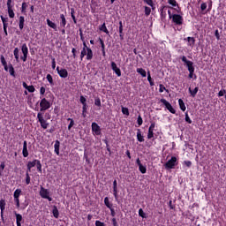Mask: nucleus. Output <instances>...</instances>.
Masks as SVG:
<instances>
[{"label":"nucleus","mask_w":226,"mask_h":226,"mask_svg":"<svg viewBox=\"0 0 226 226\" xmlns=\"http://www.w3.org/2000/svg\"><path fill=\"white\" fill-rule=\"evenodd\" d=\"M225 94H226V90H225V89H222V90L219 91L218 96H219V97H222V96H223Z\"/></svg>","instance_id":"62"},{"label":"nucleus","mask_w":226,"mask_h":226,"mask_svg":"<svg viewBox=\"0 0 226 226\" xmlns=\"http://www.w3.org/2000/svg\"><path fill=\"white\" fill-rule=\"evenodd\" d=\"M8 66V72L11 77H15V69L13 68V65L11 64H9Z\"/></svg>","instance_id":"22"},{"label":"nucleus","mask_w":226,"mask_h":226,"mask_svg":"<svg viewBox=\"0 0 226 226\" xmlns=\"http://www.w3.org/2000/svg\"><path fill=\"white\" fill-rule=\"evenodd\" d=\"M52 214L55 218H59V210L57 209V207H53Z\"/></svg>","instance_id":"29"},{"label":"nucleus","mask_w":226,"mask_h":226,"mask_svg":"<svg viewBox=\"0 0 226 226\" xmlns=\"http://www.w3.org/2000/svg\"><path fill=\"white\" fill-rule=\"evenodd\" d=\"M21 51L23 54V56H21V59L24 63H26V61H27V54H29V49H27V44L24 43L21 46Z\"/></svg>","instance_id":"7"},{"label":"nucleus","mask_w":226,"mask_h":226,"mask_svg":"<svg viewBox=\"0 0 226 226\" xmlns=\"http://www.w3.org/2000/svg\"><path fill=\"white\" fill-rule=\"evenodd\" d=\"M189 93L191 96H192V98H195V96H197V93H199L198 87H196L193 90H192V88L189 87Z\"/></svg>","instance_id":"25"},{"label":"nucleus","mask_w":226,"mask_h":226,"mask_svg":"<svg viewBox=\"0 0 226 226\" xmlns=\"http://www.w3.org/2000/svg\"><path fill=\"white\" fill-rule=\"evenodd\" d=\"M67 121H70V124L68 125V130H72L75 124V121H73L72 118H68Z\"/></svg>","instance_id":"39"},{"label":"nucleus","mask_w":226,"mask_h":226,"mask_svg":"<svg viewBox=\"0 0 226 226\" xmlns=\"http://www.w3.org/2000/svg\"><path fill=\"white\" fill-rule=\"evenodd\" d=\"M47 24L49 27H51V29H54V31H57V26L56 23L52 22L50 19H47Z\"/></svg>","instance_id":"20"},{"label":"nucleus","mask_w":226,"mask_h":226,"mask_svg":"<svg viewBox=\"0 0 226 226\" xmlns=\"http://www.w3.org/2000/svg\"><path fill=\"white\" fill-rule=\"evenodd\" d=\"M206 8H207V4L202 3L200 5L201 11H204V10H206Z\"/></svg>","instance_id":"60"},{"label":"nucleus","mask_w":226,"mask_h":226,"mask_svg":"<svg viewBox=\"0 0 226 226\" xmlns=\"http://www.w3.org/2000/svg\"><path fill=\"white\" fill-rule=\"evenodd\" d=\"M0 59L3 66L4 67L5 72H8V64L6 63V59L4 58V56H1Z\"/></svg>","instance_id":"24"},{"label":"nucleus","mask_w":226,"mask_h":226,"mask_svg":"<svg viewBox=\"0 0 226 226\" xmlns=\"http://www.w3.org/2000/svg\"><path fill=\"white\" fill-rule=\"evenodd\" d=\"M187 41L189 47H193V45H195V38L193 37H187Z\"/></svg>","instance_id":"30"},{"label":"nucleus","mask_w":226,"mask_h":226,"mask_svg":"<svg viewBox=\"0 0 226 226\" xmlns=\"http://www.w3.org/2000/svg\"><path fill=\"white\" fill-rule=\"evenodd\" d=\"M137 122L139 126H142V123H144V121L142 120V117H140V115L138 117Z\"/></svg>","instance_id":"57"},{"label":"nucleus","mask_w":226,"mask_h":226,"mask_svg":"<svg viewBox=\"0 0 226 226\" xmlns=\"http://www.w3.org/2000/svg\"><path fill=\"white\" fill-rule=\"evenodd\" d=\"M26 90L28 91V93H34L36 91V88H34V86H28Z\"/></svg>","instance_id":"48"},{"label":"nucleus","mask_w":226,"mask_h":226,"mask_svg":"<svg viewBox=\"0 0 226 226\" xmlns=\"http://www.w3.org/2000/svg\"><path fill=\"white\" fill-rule=\"evenodd\" d=\"M161 103H163L169 112H170L171 114H176V109L172 107V104H170V102H169L167 100L161 99Z\"/></svg>","instance_id":"6"},{"label":"nucleus","mask_w":226,"mask_h":226,"mask_svg":"<svg viewBox=\"0 0 226 226\" xmlns=\"http://www.w3.org/2000/svg\"><path fill=\"white\" fill-rule=\"evenodd\" d=\"M60 142L59 140H56L54 147H55V153L56 154H57V156H59V147H60Z\"/></svg>","instance_id":"26"},{"label":"nucleus","mask_w":226,"mask_h":226,"mask_svg":"<svg viewBox=\"0 0 226 226\" xmlns=\"http://www.w3.org/2000/svg\"><path fill=\"white\" fill-rule=\"evenodd\" d=\"M0 209H1V218L4 220V209H6V201L4 200H0Z\"/></svg>","instance_id":"14"},{"label":"nucleus","mask_w":226,"mask_h":226,"mask_svg":"<svg viewBox=\"0 0 226 226\" xmlns=\"http://www.w3.org/2000/svg\"><path fill=\"white\" fill-rule=\"evenodd\" d=\"M26 185H30L31 183V177H29V171L26 173Z\"/></svg>","instance_id":"45"},{"label":"nucleus","mask_w":226,"mask_h":226,"mask_svg":"<svg viewBox=\"0 0 226 226\" xmlns=\"http://www.w3.org/2000/svg\"><path fill=\"white\" fill-rule=\"evenodd\" d=\"M184 165H186V167H192V162L190 161H185Z\"/></svg>","instance_id":"64"},{"label":"nucleus","mask_w":226,"mask_h":226,"mask_svg":"<svg viewBox=\"0 0 226 226\" xmlns=\"http://www.w3.org/2000/svg\"><path fill=\"white\" fill-rule=\"evenodd\" d=\"M139 215L141 216V218H146V213H144V210L142 208L139 209Z\"/></svg>","instance_id":"51"},{"label":"nucleus","mask_w":226,"mask_h":226,"mask_svg":"<svg viewBox=\"0 0 226 226\" xmlns=\"http://www.w3.org/2000/svg\"><path fill=\"white\" fill-rule=\"evenodd\" d=\"M163 91H167V88H165V86L161 84L159 86V93H163Z\"/></svg>","instance_id":"58"},{"label":"nucleus","mask_w":226,"mask_h":226,"mask_svg":"<svg viewBox=\"0 0 226 226\" xmlns=\"http://www.w3.org/2000/svg\"><path fill=\"white\" fill-rule=\"evenodd\" d=\"M137 73H139V75H141V77L145 78L147 77V72L146 70H144L143 68H138L136 70Z\"/></svg>","instance_id":"28"},{"label":"nucleus","mask_w":226,"mask_h":226,"mask_svg":"<svg viewBox=\"0 0 226 226\" xmlns=\"http://www.w3.org/2000/svg\"><path fill=\"white\" fill-rule=\"evenodd\" d=\"M95 226H105V222L101 221H95Z\"/></svg>","instance_id":"61"},{"label":"nucleus","mask_w":226,"mask_h":226,"mask_svg":"<svg viewBox=\"0 0 226 226\" xmlns=\"http://www.w3.org/2000/svg\"><path fill=\"white\" fill-rule=\"evenodd\" d=\"M25 22H26V19H25L24 16H20L19 17V27L20 31H22V29H24Z\"/></svg>","instance_id":"21"},{"label":"nucleus","mask_w":226,"mask_h":226,"mask_svg":"<svg viewBox=\"0 0 226 226\" xmlns=\"http://www.w3.org/2000/svg\"><path fill=\"white\" fill-rule=\"evenodd\" d=\"M145 15L147 17H149V15H151V8L145 6Z\"/></svg>","instance_id":"44"},{"label":"nucleus","mask_w":226,"mask_h":226,"mask_svg":"<svg viewBox=\"0 0 226 226\" xmlns=\"http://www.w3.org/2000/svg\"><path fill=\"white\" fill-rule=\"evenodd\" d=\"M14 215L16 216V225L22 226V222H24L22 215L17 214V212H14Z\"/></svg>","instance_id":"15"},{"label":"nucleus","mask_w":226,"mask_h":226,"mask_svg":"<svg viewBox=\"0 0 226 226\" xmlns=\"http://www.w3.org/2000/svg\"><path fill=\"white\" fill-rule=\"evenodd\" d=\"M46 79H47L48 82H49L50 86H52L54 84V79L52 78V75L47 74Z\"/></svg>","instance_id":"37"},{"label":"nucleus","mask_w":226,"mask_h":226,"mask_svg":"<svg viewBox=\"0 0 226 226\" xmlns=\"http://www.w3.org/2000/svg\"><path fill=\"white\" fill-rule=\"evenodd\" d=\"M60 20H61L60 26L62 27H66V18L64 17V14L60 15Z\"/></svg>","instance_id":"23"},{"label":"nucleus","mask_w":226,"mask_h":226,"mask_svg":"<svg viewBox=\"0 0 226 226\" xmlns=\"http://www.w3.org/2000/svg\"><path fill=\"white\" fill-rule=\"evenodd\" d=\"M4 167H5L4 162H2L0 163V176H1L2 172H3V170H4Z\"/></svg>","instance_id":"59"},{"label":"nucleus","mask_w":226,"mask_h":226,"mask_svg":"<svg viewBox=\"0 0 226 226\" xmlns=\"http://www.w3.org/2000/svg\"><path fill=\"white\" fill-rule=\"evenodd\" d=\"M154 128H156V124L154 122L151 123L148 128L147 139H151L154 137Z\"/></svg>","instance_id":"10"},{"label":"nucleus","mask_w":226,"mask_h":226,"mask_svg":"<svg viewBox=\"0 0 226 226\" xmlns=\"http://www.w3.org/2000/svg\"><path fill=\"white\" fill-rule=\"evenodd\" d=\"M7 11L10 19H15V12L13 11V5L11 0H7Z\"/></svg>","instance_id":"8"},{"label":"nucleus","mask_w":226,"mask_h":226,"mask_svg":"<svg viewBox=\"0 0 226 226\" xmlns=\"http://www.w3.org/2000/svg\"><path fill=\"white\" fill-rule=\"evenodd\" d=\"M87 112V106H83L82 107V116L83 117H86V113Z\"/></svg>","instance_id":"54"},{"label":"nucleus","mask_w":226,"mask_h":226,"mask_svg":"<svg viewBox=\"0 0 226 226\" xmlns=\"http://www.w3.org/2000/svg\"><path fill=\"white\" fill-rule=\"evenodd\" d=\"M92 132L94 135H102V128L95 122L92 123Z\"/></svg>","instance_id":"11"},{"label":"nucleus","mask_w":226,"mask_h":226,"mask_svg":"<svg viewBox=\"0 0 226 226\" xmlns=\"http://www.w3.org/2000/svg\"><path fill=\"white\" fill-rule=\"evenodd\" d=\"M40 107H41V109H40L41 112L49 110V109L50 108V102L47 101V99L43 98L40 102Z\"/></svg>","instance_id":"5"},{"label":"nucleus","mask_w":226,"mask_h":226,"mask_svg":"<svg viewBox=\"0 0 226 226\" xmlns=\"http://www.w3.org/2000/svg\"><path fill=\"white\" fill-rule=\"evenodd\" d=\"M100 31H102L106 34H109V29H107V26L105 25V23H103L100 27Z\"/></svg>","instance_id":"35"},{"label":"nucleus","mask_w":226,"mask_h":226,"mask_svg":"<svg viewBox=\"0 0 226 226\" xmlns=\"http://www.w3.org/2000/svg\"><path fill=\"white\" fill-rule=\"evenodd\" d=\"M0 19L3 22V24H8V18H4V16L1 15Z\"/></svg>","instance_id":"56"},{"label":"nucleus","mask_w":226,"mask_h":226,"mask_svg":"<svg viewBox=\"0 0 226 226\" xmlns=\"http://www.w3.org/2000/svg\"><path fill=\"white\" fill-rule=\"evenodd\" d=\"M37 119L41 124V127L43 130H47L49 128V122H47V120H45V118L43 117V113H38L37 114Z\"/></svg>","instance_id":"2"},{"label":"nucleus","mask_w":226,"mask_h":226,"mask_svg":"<svg viewBox=\"0 0 226 226\" xmlns=\"http://www.w3.org/2000/svg\"><path fill=\"white\" fill-rule=\"evenodd\" d=\"M36 167H37V170L39 171V172H41V162L39 161V160H37V162H36Z\"/></svg>","instance_id":"50"},{"label":"nucleus","mask_w":226,"mask_h":226,"mask_svg":"<svg viewBox=\"0 0 226 226\" xmlns=\"http://www.w3.org/2000/svg\"><path fill=\"white\" fill-rule=\"evenodd\" d=\"M87 61H91V59H93V50L91 48H87Z\"/></svg>","instance_id":"19"},{"label":"nucleus","mask_w":226,"mask_h":226,"mask_svg":"<svg viewBox=\"0 0 226 226\" xmlns=\"http://www.w3.org/2000/svg\"><path fill=\"white\" fill-rule=\"evenodd\" d=\"M94 105H96V107H102V101L100 100V98H96L94 100Z\"/></svg>","instance_id":"49"},{"label":"nucleus","mask_w":226,"mask_h":226,"mask_svg":"<svg viewBox=\"0 0 226 226\" xmlns=\"http://www.w3.org/2000/svg\"><path fill=\"white\" fill-rule=\"evenodd\" d=\"M26 10H27V4L24 2L21 6V12L26 13Z\"/></svg>","instance_id":"43"},{"label":"nucleus","mask_w":226,"mask_h":226,"mask_svg":"<svg viewBox=\"0 0 226 226\" xmlns=\"http://www.w3.org/2000/svg\"><path fill=\"white\" fill-rule=\"evenodd\" d=\"M176 165H177V158L176 156H173L164 164V167L165 169H167V170H170V169H174Z\"/></svg>","instance_id":"4"},{"label":"nucleus","mask_w":226,"mask_h":226,"mask_svg":"<svg viewBox=\"0 0 226 226\" xmlns=\"http://www.w3.org/2000/svg\"><path fill=\"white\" fill-rule=\"evenodd\" d=\"M172 22H174V24H176L177 26H182L183 25V16H181L179 14H173Z\"/></svg>","instance_id":"9"},{"label":"nucleus","mask_w":226,"mask_h":226,"mask_svg":"<svg viewBox=\"0 0 226 226\" xmlns=\"http://www.w3.org/2000/svg\"><path fill=\"white\" fill-rule=\"evenodd\" d=\"M56 72L61 79H66V77H68V71L66 69H60L59 66H57Z\"/></svg>","instance_id":"12"},{"label":"nucleus","mask_w":226,"mask_h":226,"mask_svg":"<svg viewBox=\"0 0 226 226\" xmlns=\"http://www.w3.org/2000/svg\"><path fill=\"white\" fill-rule=\"evenodd\" d=\"M38 160H34L33 162H29L27 163V169H33V167H36V163H37Z\"/></svg>","instance_id":"33"},{"label":"nucleus","mask_w":226,"mask_h":226,"mask_svg":"<svg viewBox=\"0 0 226 226\" xmlns=\"http://www.w3.org/2000/svg\"><path fill=\"white\" fill-rule=\"evenodd\" d=\"M104 204L108 207L109 209H111L112 204L109 200V197L104 198Z\"/></svg>","instance_id":"34"},{"label":"nucleus","mask_w":226,"mask_h":226,"mask_svg":"<svg viewBox=\"0 0 226 226\" xmlns=\"http://www.w3.org/2000/svg\"><path fill=\"white\" fill-rule=\"evenodd\" d=\"M79 102H80V103H82L83 107L87 106V103H86V102H87V100L86 99V97H84V95H81L79 97Z\"/></svg>","instance_id":"38"},{"label":"nucleus","mask_w":226,"mask_h":226,"mask_svg":"<svg viewBox=\"0 0 226 226\" xmlns=\"http://www.w3.org/2000/svg\"><path fill=\"white\" fill-rule=\"evenodd\" d=\"M139 170L141 172V174H146V172H147V169L142 164L139 166Z\"/></svg>","instance_id":"36"},{"label":"nucleus","mask_w":226,"mask_h":226,"mask_svg":"<svg viewBox=\"0 0 226 226\" xmlns=\"http://www.w3.org/2000/svg\"><path fill=\"white\" fill-rule=\"evenodd\" d=\"M22 154L24 158H27L29 156V152L27 151V141L23 142Z\"/></svg>","instance_id":"16"},{"label":"nucleus","mask_w":226,"mask_h":226,"mask_svg":"<svg viewBox=\"0 0 226 226\" xmlns=\"http://www.w3.org/2000/svg\"><path fill=\"white\" fill-rule=\"evenodd\" d=\"M144 1V3H146L147 4H148V6H151V8L153 9V10H154V4L153 3V0H143Z\"/></svg>","instance_id":"40"},{"label":"nucleus","mask_w":226,"mask_h":226,"mask_svg":"<svg viewBox=\"0 0 226 226\" xmlns=\"http://www.w3.org/2000/svg\"><path fill=\"white\" fill-rule=\"evenodd\" d=\"M178 105L183 112H185V110H186V106L185 105V102H183V99L178 100Z\"/></svg>","instance_id":"27"},{"label":"nucleus","mask_w":226,"mask_h":226,"mask_svg":"<svg viewBox=\"0 0 226 226\" xmlns=\"http://www.w3.org/2000/svg\"><path fill=\"white\" fill-rule=\"evenodd\" d=\"M39 193L41 199H47L49 202H52V197H50V192H49L43 186H41V190Z\"/></svg>","instance_id":"3"},{"label":"nucleus","mask_w":226,"mask_h":226,"mask_svg":"<svg viewBox=\"0 0 226 226\" xmlns=\"http://www.w3.org/2000/svg\"><path fill=\"white\" fill-rule=\"evenodd\" d=\"M20 193H22V190L20 189H16L14 193H13V198L14 199H19Z\"/></svg>","instance_id":"32"},{"label":"nucleus","mask_w":226,"mask_h":226,"mask_svg":"<svg viewBox=\"0 0 226 226\" xmlns=\"http://www.w3.org/2000/svg\"><path fill=\"white\" fill-rule=\"evenodd\" d=\"M14 202L16 204L17 208L20 207V200L19 198H14Z\"/></svg>","instance_id":"53"},{"label":"nucleus","mask_w":226,"mask_h":226,"mask_svg":"<svg viewBox=\"0 0 226 226\" xmlns=\"http://www.w3.org/2000/svg\"><path fill=\"white\" fill-rule=\"evenodd\" d=\"M122 113L124 114V116H130V110L128 109V108L122 107Z\"/></svg>","instance_id":"41"},{"label":"nucleus","mask_w":226,"mask_h":226,"mask_svg":"<svg viewBox=\"0 0 226 226\" xmlns=\"http://www.w3.org/2000/svg\"><path fill=\"white\" fill-rule=\"evenodd\" d=\"M113 195L117 200V180L113 181Z\"/></svg>","instance_id":"18"},{"label":"nucleus","mask_w":226,"mask_h":226,"mask_svg":"<svg viewBox=\"0 0 226 226\" xmlns=\"http://www.w3.org/2000/svg\"><path fill=\"white\" fill-rule=\"evenodd\" d=\"M185 121L189 124H192V119L190 118V116H188V112L185 113Z\"/></svg>","instance_id":"55"},{"label":"nucleus","mask_w":226,"mask_h":226,"mask_svg":"<svg viewBox=\"0 0 226 226\" xmlns=\"http://www.w3.org/2000/svg\"><path fill=\"white\" fill-rule=\"evenodd\" d=\"M147 80L150 84V86H154V82L153 81V79H151V72H147Z\"/></svg>","instance_id":"42"},{"label":"nucleus","mask_w":226,"mask_h":226,"mask_svg":"<svg viewBox=\"0 0 226 226\" xmlns=\"http://www.w3.org/2000/svg\"><path fill=\"white\" fill-rule=\"evenodd\" d=\"M168 3L171 6H174V7L178 6L177 2L176 0H169Z\"/></svg>","instance_id":"47"},{"label":"nucleus","mask_w":226,"mask_h":226,"mask_svg":"<svg viewBox=\"0 0 226 226\" xmlns=\"http://www.w3.org/2000/svg\"><path fill=\"white\" fill-rule=\"evenodd\" d=\"M137 140L138 142H144V135H142V131L140 129L137 130Z\"/></svg>","instance_id":"17"},{"label":"nucleus","mask_w":226,"mask_h":226,"mask_svg":"<svg viewBox=\"0 0 226 226\" xmlns=\"http://www.w3.org/2000/svg\"><path fill=\"white\" fill-rule=\"evenodd\" d=\"M111 69L117 75V77H121V69L118 68L116 62H111Z\"/></svg>","instance_id":"13"},{"label":"nucleus","mask_w":226,"mask_h":226,"mask_svg":"<svg viewBox=\"0 0 226 226\" xmlns=\"http://www.w3.org/2000/svg\"><path fill=\"white\" fill-rule=\"evenodd\" d=\"M4 33L5 34V36H8V23H4Z\"/></svg>","instance_id":"46"},{"label":"nucleus","mask_w":226,"mask_h":226,"mask_svg":"<svg viewBox=\"0 0 226 226\" xmlns=\"http://www.w3.org/2000/svg\"><path fill=\"white\" fill-rule=\"evenodd\" d=\"M87 49H82L81 50V53H80V59H81V61L84 59L85 56H87Z\"/></svg>","instance_id":"52"},{"label":"nucleus","mask_w":226,"mask_h":226,"mask_svg":"<svg viewBox=\"0 0 226 226\" xmlns=\"http://www.w3.org/2000/svg\"><path fill=\"white\" fill-rule=\"evenodd\" d=\"M45 91H46L45 87H41L40 88V94H41V95L45 94Z\"/></svg>","instance_id":"63"},{"label":"nucleus","mask_w":226,"mask_h":226,"mask_svg":"<svg viewBox=\"0 0 226 226\" xmlns=\"http://www.w3.org/2000/svg\"><path fill=\"white\" fill-rule=\"evenodd\" d=\"M13 54H14V56H15V59H16L17 63H19L20 58H19V48L14 49Z\"/></svg>","instance_id":"31"},{"label":"nucleus","mask_w":226,"mask_h":226,"mask_svg":"<svg viewBox=\"0 0 226 226\" xmlns=\"http://www.w3.org/2000/svg\"><path fill=\"white\" fill-rule=\"evenodd\" d=\"M181 59L187 67V70L189 72V79H193V75L195 73V67H193V62L188 60L185 56H183Z\"/></svg>","instance_id":"1"}]
</instances>
